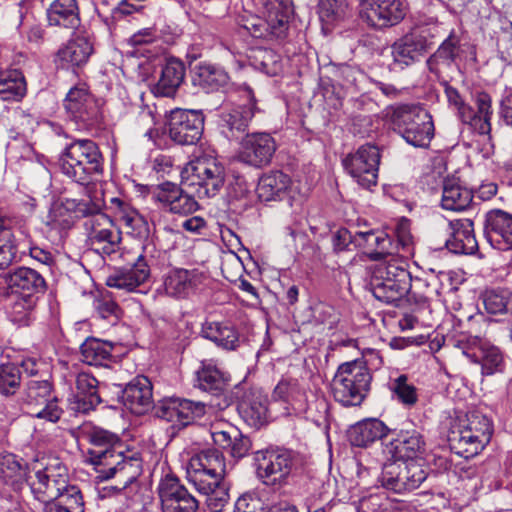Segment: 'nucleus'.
I'll return each mask as SVG.
<instances>
[{
	"instance_id": "nucleus-1",
	"label": "nucleus",
	"mask_w": 512,
	"mask_h": 512,
	"mask_svg": "<svg viewBox=\"0 0 512 512\" xmlns=\"http://www.w3.org/2000/svg\"><path fill=\"white\" fill-rule=\"evenodd\" d=\"M78 439L91 445L86 459L94 466L97 478L117 479L113 489L122 491L140 476L142 461L138 453L127 449L115 433L84 423L78 428Z\"/></svg>"
},
{
	"instance_id": "nucleus-2",
	"label": "nucleus",
	"mask_w": 512,
	"mask_h": 512,
	"mask_svg": "<svg viewBox=\"0 0 512 512\" xmlns=\"http://www.w3.org/2000/svg\"><path fill=\"white\" fill-rule=\"evenodd\" d=\"M64 175L81 185L88 184L103 169V157L98 145L90 139H77L68 144L59 157Z\"/></svg>"
},
{
	"instance_id": "nucleus-3",
	"label": "nucleus",
	"mask_w": 512,
	"mask_h": 512,
	"mask_svg": "<svg viewBox=\"0 0 512 512\" xmlns=\"http://www.w3.org/2000/svg\"><path fill=\"white\" fill-rule=\"evenodd\" d=\"M372 376L368 368L358 361L341 364L331 383L334 399L343 406H358L366 397Z\"/></svg>"
},
{
	"instance_id": "nucleus-4",
	"label": "nucleus",
	"mask_w": 512,
	"mask_h": 512,
	"mask_svg": "<svg viewBox=\"0 0 512 512\" xmlns=\"http://www.w3.org/2000/svg\"><path fill=\"white\" fill-rule=\"evenodd\" d=\"M225 474L224 456L216 449L202 450L187 464V479L202 494L211 493L223 484Z\"/></svg>"
},
{
	"instance_id": "nucleus-5",
	"label": "nucleus",
	"mask_w": 512,
	"mask_h": 512,
	"mask_svg": "<svg viewBox=\"0 0 512 512\" xmlns=\"http://www.w3.org/2000/svg\"><path fill=\"white\" fill-rule=\"evenodd\" d=\"M184 184L194 188L199 198L215 196L225 181L224 167L212 156H200L190 161L182 171Z\"/></svg>"
},
{
	"instance_id": "nucleus-6",
	"label": "nucleus",
	"mask_w": 512,
	"mask_h": 512,
	"mask_svg": "<svg viewBox=\"0 0 512 512\" xmlns=\"http://www.w3.org/2000/svg\"><path fill=\"white\" fill-rule=\"evenodd\" d=\"M371 291L376 299L392 304L402 299L410 288V273L396 261L375 266L371 276Z\"/></svg>"
},
{
	"instance_id": "nucleus-7",
	"label": "nucleus",
	"mask_w": 512,
	"mask_h": 512,
	"mask_svg": "<svg viewBox=\"0 0 512 512\" xmlns=\"http://www.w3.org/2000/svg\"><path fill=\"white\" fill-rule=\"evenodd\" d=\"M392 119L405 141L414 147L426 146L433 137L432 118L424 108L399 106L395 108Z\"/></svg>"
},
{
	"instance_id": "nucleus-8",
	"label": "nucleus",
	"mask_w": 512,
	"mask_h": 512,
	"mask_svg": "<svg viewBox=\"0 0 512 512\" xmlns=\"http://www.w3.org/2000/svg\"><path fill=\"white\" fill-rule=\"evenodd\" d=\"M380 161V148L367 143L348 154L343 159V166L359 186L370 190L377 185Z\"/></svg>"
},
{
	"instance_id": "nucleus-9",
	"label": "nucleus",
	"mask_w": 512,
	"mask_h": 512,
	"mask_svg": "<svg viewBox=\"0 0 512 512\" xmlns=\"http://www.w3.org/2000/svg\"><path fill=\"white\" fill-rule=\"evenodd\" d=\"M64 108L82 129H93L102 121L100 103L89 92L86 84H78L68 91L64 99Z\"/></svg>"
},
{
	"instance_id": "nucleus-10",
	"label": "nucleus",
	"mask_w": 512,
	"mask_h": 512,
	"mask_svg": "<svg viewBox=\"0 0 512 512\" xmlns=\"http://www.w3.org/2000/svg\"><path fill=\"white\" fill-rule=\"evenodd\" d=\"M445 94L450 105L458 111L463 123L470 125L477 133L488 135L491 131L492 101L489 94L481 92L476 96L477 112L467 105L457 89L447 86Z\"/></svg>"
},
{
	"instance_id": "nucleus-11",
	"label": "nucleus",
	"mask_w": 512,
	"mask_h": 512,
	"mask_svg": "<svg viewBox=\"0 0 512 512\" xmlns=\"http://www.w3.org/2000/svg\"><path fill=\"white\" fill-rule=\"evenodd\" d=\"M104 203L101 200L91 202L85 212L90 214L84 222L88 239L91 245H102L103 253L114 252L121 241L120 232L114 229L112 220L101 209Z\"/></svg>"
},
{
	"instance_id": "nucleus-12",
	"label": "nucleus",
	"mask_w": 512,
	"mask_h": 512,
	"mask_svg": "<svg viewBox=\"0 0 512 512\" xmlns=\"http://www.w3.org/2000/svg\"><path fill=\"white\" fill-rule=\"evenodd\" d=\"M23 400L31 408V414L37 418L55 423L62 415V409L52 396V384L48 378L29 380Z\"/></svg>"
},
{
	"instance_id": "nucleus-13",
	"label": "nucleus",
	"mask_w": 512,
	"mask_h": 512,
	"mask_svg": "<svg viewBox=\"0 0 512 512\" xmlns=\"http://www.w3.org/2000/svg\"><path fill=\"white\" fill-rule=\"evenodd\" d=\"M255 462L257 475L266 485H281L293 467L291 452L283 449L257 451Z\"/></svg>"
},
{
	"instance_id": "nucleus-14",
	"label": "nucleus",
	"mask_w": 512,
	"mask_h": 512,
	"mask_svg": "<svg viewBox=\"0 0 512 512\" xmlns=\"http://www.w3.org/2000/svg\"><path fill=\"white\" fill-rule=\"evenodd\" d=\"M426 31H413L398 39L390 47L391 71H401L418 62L430 49Z\"/></svg>"
},
{
	"instance_id": "nucleus-15",
	"label": "nucleus",
	"mask_w": 512,
	"mask_h": 512,
	"mask_svg": "<svg viewBox=\"0 0 512 512\" xmlns=\"http://www.w3.org/2000/svg\"><path fill=\"white\" fill-rule=\"evenodd\" d=\"M71 486L68 484L67 469L61 464L46 466L36 471L34 478L30 481L33 495L44 504L60 497Z\"/></svg>"
},
{
	"instance_id": "nucleus-16",
	"label": "nucleus",
	"mask_w": 512,
	"mask_h": 512,
	"mask_svg": "<svg viewBox=\"0 0 512 512\" xmlns=\"http://www.w3.org/2000/svg\"><path fill=\"white\" fill-rule=\"evenodd\" d=\"M204 116L198 110L177 109L171 112L168 133L180 145L196 144L203 133Z\"/></svg>"
},
{
	"instance_id": "nucleus-17",
	"label": "nucleus",
	"mask_w": 512,
	"mask_h": 512,
	"mask_svg": "<svg viewBox=\"0 0 512 512\" xmlns=\"http://www.w3.org/2000/svg\"><path fill=\"white\" fill-rule=\"evenodd\" d=\"M406 12L407 6L403 0H364L360 7L361 18L377 29L398 24Z\"/></svg>"
},
{
	"instance_id": "nucleus-18",
	"label": "nucleus",
	"mask_w": 512,
	"mask_h": 512,
	"mask_svg": "<svg viewBox=\"0 0 512 512\" xmlns=\"http://www.w3.org/2000/svg\"><path fill=\"white\" fill-rule=\"evenodd\" d=\"M158 495L162 512H197L199 508L198 500L171 474L160 480Z\"/></svg>"
},
{
	"instance_id": "nucleus-19",
	"label": "nucleus",
	"mask_w": 512,
	"mask_h": 512,
	"mask_svg": "<svg viewBox=\"0 0 512 512\" xmlns=\"http://www.w3.org/2000/svg\"><path fill=\"white\" fill-rule=\"evenodd\" d=\"M427 472L418 461L406 463L403 468L390 465L382 472V486L395 493H405L420 487L426 480Z\"/></svg>"
},
{
	"instance_id": "nucleus-20",
	"label": "nucleus",
	"mask_w": 512,
	"mask_h": 512,
	"mask_svg": "<svg viewBox=\"0 0 512 512\" xmlns=\"http://www.w3.org/2000/svg\"><path fill=\"white\" fill-rule=\"evenodd\" d=\"M151 198L164 211L173 214L186 216L199 209L194 196L172 182H164L156 186L151 192Z\"/></svg>"
},
{
	"instance_id": "nucleus-21",
	"label": "nucleus",
	"mask_w": 512,
	"mask_h": 512,
	"mask_svg": "<svg viewBox=\"0 0 512 512\" xmlns=\"http://www.w3.org/2000/svg\"><path fill=\"white\" fill-rule=\"evenodd\" d=\"M466 342L468 347L463 350V354L472 362L481 365L482 375L490 376L503 372L505 361L498 347L476 336L466 337Z\"/></svg>"
},
{
	"instance_id": "nucleus-22",
	"label": "nucleus",
	"mask_w": 512,
	"mask_h": 512,
	"mask_svg": "<svg viewBox=\"0 0 512 512\" xmlns=\"http://www.w3.org/2000/svg\"><path fill=\"white\" fill-rule=\"evenodd\" d=\"M277 149L274 138L265 132L247 134L242 141L240 159L251 166L268 165Z\"/></svg>"
},
{
	"instance_id": "nucleus-23",
	"label": "nucleus",
	"mask_w": 512,
	"mask_h": 512,
	"mask_svg": "<svg viewBox=\"0 0 512 512\" xmlns=\"http://www.w3.org/2000/svg\"><path fill=\"white\" fill-rule=\"evenodd\" d=\"M4 281L11 295L39 298L46 291L44 277L35 269L18 267L4 275Z\"/></svg>"
},
{
	"instance_id": "nucleus-24",
	"label": "nucleus",
	"mask_w": 512,
	"mask_h": 512,
	"mask_svg": "<svg viewBox=\"0 0 512 512\" xmlns=\"http://www.w3.org/2000/svg\"><path fill=\"white\" fill-rule=\"evenodd\" d=\"M484 235L492 247L512 249V214L501 209L489 210L485 214Z\"/></svg>"
},
{
	"instance_id": "nucleus-25",
	"label": "nucleus",
	"mask_w": 512,
	"mask_h": 512,
	"mask_svg": "<svg viewBox=\"0 0 512 512\" xmlns=\"http://www.w3.org/2000/svg\"><path fill=\"white\" fill-rule=\"evenodd\" d=\"M241 92L246 103L224 108L220 115L223 126L228 128L232 136L235 132L242 133L246 131L254 115L261 111L256 105L257 101L249 86H243Z\"/></svg>"
},
{
	"instance_id": "nucleus-26",
	"label": "nucleus",
	"mask_w": 512,
	"mask_h": 512,
	"mask_svg": "<svg viewBox=\"0 0 512 512\" xmlns=\"http://www.w3.org/2000/svg\"><path fill=\"white\" fill-rule=\"evenodd\" d=\"M206 414V404L182 398H171L161 407L160 416L178 426H187Z\"/></svg>"
},
{
	"instance_id": "nucleus-27",
	"label": "nucleus",
	"mask_w": 512,
	"mask_h": 512,
	"mask_svg": "<svg viewBox=\"0 0 512 512\" xmlns=\"http://www.w3.org/2000/svg\"><path fill=\"white\" fill-rule=\"evenodd\" d=\"M387 449L395 460L417 461L426 451V441L422 433L416 429H401Z\"/></svg>"
},
{
	"instance_id": "nucleus-28",
	"label": "nucleus",
	"mask_w": 512,
	"mask_h": 512,
	"mask_svg": "<svg viewBox=\"0 0 512 512\" xmlns=\"http://www.w3.org/2000/svg\"><path fill=\"white\" fill-rule=\"evenodd\" d=\"M127 234L137 239H146L150 234L148 222L129 203L112 197L108 207Z\"/></svg>"
},
{
	"instance_id": "nucleus-29",
	"label": "nucleus",
	"mask_w": 512,
	"mask_h": 512,
	"mask_svg": "<svg viewBox=\"0 0 512 512\" xmlns=\"http://www.w3.org/2000/svg\"><path fill=\"white\" fill-rule=\"evenodd\" d=\"M123 404L136 415L150 410L153 404L152 384L145 376L133 379L123 390Z\"/></svg>"
},
{
	"instance_id": "nucleus-30",
	"label": "nucleus",
	"mask_w": 512,
	"mask_h": 512,
	"mask_svg": "<svg viewBox=\"0 0 512 512\" xmlns=\"http://www.w3.org/2000/svg\"><path fill=\"white\" fill-rule=\"evenodd\" d=\"M149 275L150 269L143 257L140 256L133 266L111 273L106 278V285L125 292H134L147 281Z\"/></svg>"
},
{
	"instance_id": "nucleus-31",
	"label": "nucleus",
	"mask_w": 512,
	"mask_h": 512,
	"mask_svg": "<svg viewBox=\"0 0 512 512\" xmlns=\"http://www.w3.org/2000/svg\"><path fill=\"white\" fill-rule=\"evenodd\" d=\"M255 6L262 13L270 32L280 37L287 28L290 16L289 0H253Z\"/></svg>"
},
{
	"instance_id": "nucleus-32",
	"label": "nucleus",
	"mask_w": 512,
	"mask_h": 512,
	"mask_svg": "<svg viewBox=\"0 0 512 512\" xmlns=\"http://www.w3.org/2000/svg\"><path fill=\"white\" fill-rule=\"evenodd\" d=\"M185 77V65L177 58H168L161 66L158 81L152 87L156 96L172 97Z\"/></svg>"
},
{
	"instance_id": "nucleus-33",
	"label": "nucleus",
	"mask_w": 512,
	"mask_h": 512,
	"mask_svg": "<svg viewBox=\"0 0 512 512\" xmlns=\"http://www.w3.org/2000/svg\"><path fill=\"white\" fill-rule=\"evenodd\" d=\"M450 237L446 241L448 249L455 254H474L478 243L474 234V224L470 219L450 222Z\"/></svg>"
},
{
	"instance_id": "nucleus-34",
	"label": "nucleus",
	"mask_w": 512,
	"mask_h": 512,
	"mask_svg": "<svg viewBox=\"0 0 512 512\" xmlns=\"http://www.w3.org/2000/svg\"><path fill=\"white\" fill-rule=\"evenodd\" d=\"M201 274L196 270L173 269L164 279L167 295L175 298H186L200 284Z\"/></svg>"
},
{
	"instance_id": "nucleus-35",
	"label": "nucleus",
	"mask_w": 512,
	"mask_h": 512,
	"mask_svg": "<svg viewBox=\"0 0 512 512\" xmlns=\"http://www.w3.org/2000/svg\"><path fill=\"white\" fill-rule=\"evenodd\" d=\"M94 48L91 39L85 35H76L72 37L57 52L58 59L67 66L81 67L85 65Z\"/></svg>"
},
{
	"instance_id": "nucleus-36",
	"label": "nucleus",
	"mask_w": 512,
	"mask_h": 512,
	"mask_svg": "<svg viewBox=\"0 0 512 512\" xmlns=\"http://www.w3.org/2000/svg\"><path fill=\"white\" fill-rule=\"evenodd\" d=\"M50 26L76 29L80 25L79 7L76 0H53L47 10Z\"/></svg>"
},
{
	"instance_id": "nucleus-37",
	"label": "nucleus",
	"mask_w": 512,
	"mask_h": 512,
	"mask_svg": "<svg viewBox=\"0 0 512 512\" xmlns=\"http://www.w3.org/2000/svg\"><path fill=\"white\" fill-rule=\"evenodd\" d=\"M472 191L457 178H446L443 181L441 207L445 210L460 212L472 203Z\"/></svg>"
},
{
	"instance_id": "nucleus-38",
	"label": "nucleus",
	"mask_w": 512,
	"mask_h": 512,
	"mask_svg": "<svg viewBox=\"0 0 512 512\" xmlns=\"http://www.w3.org/2000/svg\"><path fill=\"white\" fill-rule=\"evenodd\" d=\"M98 380L89 373H79L76 377V395L74 409L77 412L88 413L100 404Z\"/></svg>"
},
{
	"instance_id": "nucleus-39",
	"label": "nucleus",
	"mask_w": 512,
	"mask_h": 512,
	"mask_svg": "<svg viewBox=\"0 0 512 512\" xmlns=\"http://www.w3.org/2000/svg\"><path fill=\"white\" fill-rule=\"evenodd\" d=\"M386 425L375 418L365 419L351 426L348 438L353 446L367 447L387 434Z\"/></svg>"
},
{
	"instance_id": "nucleus-40",
	"label": "nucleus",
	"mask_w": 512,
	"mask_h": 512,
	"mask_svg": "<svg viewBox=\"0 0 512 512\" xmlns=\"http://www.w3.org/2000/svg\"><path fill=\"white\" fill-rule=\"evenodd\" d=\"M238 411L250 426L258 427L267 418V398L259 391H250L239 401Z\"/></svg>"
},
{
	"instance_id": "nucleus-41",
	"label": "nucleus",
	"mask_w": 512,
	"mask_h": 512,
	"mask_svg": "<svg viewBox=\"0 0 512 512\" xmlns=\"http://www.w3.org/2000/svg\"><path fill=\"white\" fill-rule=\"evenodd\" d=\"M291 184L288 175L281 171H271L260 177L256 193L261 201L280 200Z\"/></svg>"
},
{
	"instance_id": "nucleus-42",
	"label": "nucleus",
	"mask_w": 512,
	"mask_h": 512,
	"mask_svg": "<svg viewBox=\"0 0 512 512\" xmlns=\"http://www.w3.org/2000/svg\"><path fill=\"white\" fill-rule=\"evenodd\" d=\"M228 381L229 376L211 362H202L195 372V386L206 392L221 393Z\"/></svg>"
},
{
	"instance_id": "nucleus-43",
	"label": "nucleus",
	"mask_w": 512,
	"mask_h": 512,
	"mask_svg": "<svg viewBox=\"0 0 512 512\" xmlns=\"http://www.w3.org/2000/svg\"><path fill=\"white\" fill-rule=\"evenodd\" d=\"M114 345L97 338L86 339L81 347V359L84 363L94 366H108L112 361Z\"/></svg>"
},
{
	"instance_id": "nucleus-44",
	"label": "nucleus",
	"mask_w": 512,
	"mask_h": 512,
	"mask_svg": "<svg viewBox=\"0 0 512 512\" xmlns=\"http://www.w3.org/2000/svg\"><path fill=\"white\" fill-rule=\"evenodd\" d=\"M274 400L289 403L295 410L303 409L306 402V391L298 379L283 377L273 390Z\"/></svg>"
},
{
	"instance_id": "nucleus-45",
	"label": "nucleus",
	"mask_w": 512,
	"mask_h": 512,
	"mask_svg": "<svg viewBox=\"0 0 512 512\" xmlns=\"http://www.w3.org/2000/svg\"><path fill=\"white\" fill-rule=\"evenodd\" d=\"M481 300L490 315L512 314V290L504 287L489 288L482 292Z\"/></svg>"
},
{
	"instance_id": "nucleus-46",
	"label": "nucleus",
	"mask_w": 512,
	"mask_h": 512,
	"mask_svg": "<svg viewBox=\"0 0 512 512\" xmlns=\"http://www.w3.org/2000/svg\"><path fill=\"white\" fill-rule=\"evenodd\" d=\"M37 301L36 297L10 294V302L7 306L8 318L19 327L29 326L35 319L34 310Z\"/></svg>"
},
{
	"instance_id": "nucleus-47",
	"label": "nucleus",
	"mask_w": 512,
	"mask_h": 512,
	"mask_svg": "<svg viewBox=\"0 0 512 512\" xmlns=\"http://www.w3.org/2000/svg\"><path fill=\"white\" fill-rule=\"evenodd\" d=\"M193 80L207 92H212L224 87L228 83L229 77L223 69L202 63L196 67Z\"/></svg>"
},
{
	"instance_id": "nucleus-48",
	"label": "nucleus",
	"mask_w": 512,
	"mask_h": 512,
	"mask_svg": "<svg viewBox=\"0 0 512 512\" xmlns=\"http://www.w3.org/2000/svg\"><path fill=\"white\" fill-rule=\"evenodd\" d=\"M44 512H85L80 489L77 486H71L60 497L45 503Z\"/></svg>"
},
{
	"instance_id": "nucleus-49",
	"label": "nucleus",
	"mask_w": 512,
	"mask_h": 512,
	"mask_svg": "<svg viewBox=\"0 0 512 512\" xmlns=\"http://www.w3.org/2000/svg\"><path fill=\"white\" fill-rule=\"evenodd\" d=\"M440 294V285L438 278H412L410 276V288L406 294L409 300H414L417 304L426 305L433 297Z\"/></svg>"
},
{
	"instance_id": "nucleus-50",
	"label": "nucleus",
	"mask_w": 512,
	"mask_h": 512,
	"mask_svg": "<svg viewBox=\"0 0 512 512\" xmlns=\"http://www.w3.org/2000/svg\"><path fill=\"white\" fill-rule=\"evenodd\" d=\"M203 335L205 338L227 350H233L238 346L239 337L236 330L231 326L219 322L208 323L203 328Z\"/></svg>"
},
{
	"instance_id": "nucleus-51",
	"label": "nucleus",
	"mask_w": 512,
	"mask_h": 512,
	"mask_svg": "<svg viewBox=\"0 0 512 512\" xmlns=\"http://www.w3.org/2000/svg\"><path fill=\"white\" fill-rule=\"evenodd\" d=\"M25 91V81L18 70L0 71V99L17 100L24 96Z\"/></svg>"
},
{
	"instance_id": "nucleus-52",
	"label": "nucleus",
	"mask_w": 512,
	"mask_h": 512,
	"mask_svg": "<svg viewBox=\"0 0 512 512\" xmlns=\"http://www.w3.org/2000/svg\"><path fill=\"white\" fill-rule=\"evenodd\" d=\"M459 47V39L454 34H450L436 52L428 58L427 66L429 70L431 72H437V66L439 64L450 67L458 56Z\"/></svg>"
},
{
	"instance_id": "nucleus-53",
	"label": "nucleus",
	"mask_w": 512,
	"mask_h": 512,
	"mask_svg": "<svg viewBox=\"0 0 512 512\" xmlns=\"http://www.w3.org/2000/svg\"><path fill=\"white\" fill-rule=\"evenodd\" d=\"M459 429L477 436L482 441L490 442L493 434V424L491 420L479 413L472 412L467 414L466 420L460 425Z\"/></svg>"
},
{
	"instance_id": "nucleus-54",
	"label": "nucleus",
	"mask_w": 512,
	"mask_h": 512,
	"mask_svg": "<svg viewBox=\"0 0 512 512\" xmlns=\"http://www.w3.org/2000/svg\"><path fill=\"white\" fill-rule=\"evenodd\" d=\"M452 441L454 447L458 450L457 453L465 458L476 456L488 444L482 441L477 436L471 435L461 429L453 432Z\"/></svg>"
},
{
	"instance_id": "nucleus-55",
	"label": "nucleus",
	"mask_w": 512,
	"mask_h": 512,
	"mask_svg": "<svg viewBox=\"0 0 512 512\" xmlns=\"http://www.w3.org/2000/svg\"><path fill=\"white\" fill-rule=\"evenodd\" d=\"M318 13L323 23L332 25L348 14V5L345 0H320Z\"/></svg>"
},
{
	"instance_id": "nucleus-56",
	"label": "nucleus",
	"mask_w": 512,
	"mask_h": 512,
	"mask_svg": "<svg viewBox=\"0 0 512 512\" xmlns=\"http://www.w3.org/2000/svg\"><path fill=\"white\" fill-rule=\"evenodd\" d=\"M21 384V370L14 363L0 365V394L9 396L16 393Z\"/></svg>"
},
{
	"instance_id": "nucleus-57",
	"label": "nucleus",
	"mask_w": 512,
	"mask_h": 512,
	"mask_svg": "<svg viewBox=\"0 0 512 512\" xmlns=\"http://www.w3.org/2000/svg\"><path fill=\"white\" fill-rule=\"evenodd\" d=\"M349 238L358 247L366 249L367 253L374 251L378 248L380 231H355L353 234L348 230H341L338 232V239H343L345 242Z\"/></svg>"
},
{
	"instance_id": "nucleus-58",
	"label": "nucleus",
	"mask_w": 512,
	"mask_h": 512,
	"mask_svg": "<svg viewBox=\"0 0 512 512\" xmlns=\"http://www.w3.org/2000/svg\"><path fill=\"white\" fill-rule=\"evenodd\" d=\"M391 501L384 491H377L359 500L358 512H391Z\"/></svg>"
},
{
	"instance_id": "nucleus-59",
	"label": "nucleus",
	"mask_w": 512,
	"mask_h": 512,
	"mask_svg": "<svg viewBox=\"0 0 512 512\" xmlns=\"http://www.w3.org/2000/svg\"><path fill=\"white\" fill-rule=\"evenodd\" d=\"M210 434L215 445L228 449L233 438L239 436V430L226 422H220L211 425Z\"/></svg>"
},
{
	"instance_id": "nucleus-60",
	"label": "nucleus",
	"mask_w": 512,
	"mask_h": 512,
	"mask_svg": "<svg viewBox=\"0 0 512 512\" xmlns=\"http://www.w3.org/2000/svg\"><path fill=\"white\" fill-rule=\"evenodd\" d=\"M23 468L17 456L11 453L0 455V477L4 481H15L22 476Z\"/></svg>"
},
{
	"instance_id": "nucleus-61",
	"label": "nucleus",
	"mask_w": 512,
	"mask_h": 512,
	"mask_svg": "<svg viewBox=\"0 0 512 512\" xmlns=\"http://www.w3.org/2000/svg\"><path fill=\"white\" fill-rule=\"evenodd\" d=\"M393 391L398 399L406 406H413L418 401L417 389L407 382L405 375H400L393 384Z\"/></svg>"
},
{
	"instance_id": "nucleus-62",
	"label": "nucleus",
	"mask_w": 512,
	"mask_h": 512,
	"mask_svg": "<svg viewBox=\"0 0 512 512\" xmlns=\"http://www.w3.org/2000/svg\"><path fill=\"white\" fill-rule=\"evenodd\" d=\"M400 249L401 247L387 234L380 232L378 248L368 252V257L372 261H379L388 256H394Z\"/></svg>"
},
{
	"instance_id": "nucleus-63",
	"label": "nucleus",
	"mask_w": 512,
	"mask_h": 512,
	"mask_svg": "<svg viewBox=\"0 0 512 512\" xmlns=\"http://www.w3.org/2000/svg\"><path fill=\"white\" fill-rule=\"evenodd\" d=\"M205 495L207 496V506L212 512H220L229 500L228 488L225 483Z\"/></svg>"
},
{
	"instance_id": "nucleus-64",
	"label": "nucleus",
	"mask_w": 512,
	"mask_h": 512,
	"mask_svg": "<svg viewBox=\"0 0 512 512\" xmlns=\"http://www.w3.org/2000/svg\"><path fill=\"white\" fill-rule=\"evenodd\" d=\"M234 512H263V503L255 494L246 493L237 499Z\"/></svg>"
}]
</instances>
